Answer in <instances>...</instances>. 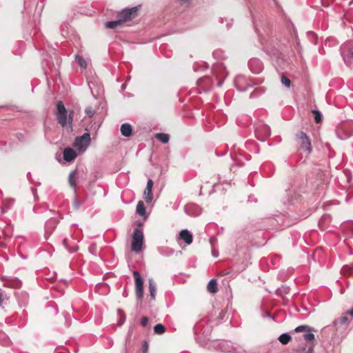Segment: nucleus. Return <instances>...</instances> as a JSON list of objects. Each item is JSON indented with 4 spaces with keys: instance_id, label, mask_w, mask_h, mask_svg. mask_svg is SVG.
I'll use <instances>...</instances> for the list:
<instances>
[{
    "instance_id": "19",
    "label": "nucleus",
    "mask_w": 353,
    "mask_h": 353,
    "mask_svg": "<svg viewBox=\"0 0 353 353\" xmlns=\"http://www.w3.org/2000/svg\"><path fill=\"white\" fill-rule=\"evenodd\" d=\"M120 130L121 134L124 137H128L132 134V126L128 123L122 124Z\"/></svg>"
},
{
    "instance_id": "63",
    "label": "nucleus",
    "mask_w": 353,
    "mask_h": 353,
    "mask_svg": "<svg viewBox=\"0 0 353 353\" xmlns=\"http://www.w3.org/2000/svg\"><path fill=\"white\" fill-rule=\"evenodd\" d=\"M194 71H197L199 69H198V68H196V66L194 65Z\"/></svg>"
},
{
    "instance_id": "18",
    "label": "nucleus",
    "mask_w": 353,
    "mask_h": 353,
    "mask_svg": "<svg viewBox=\"0 0 353 353\" xmlns=\"http://www.w3.org/2000/svg\"><path fill=\"white\" fill-rule=\"evenodd\" d=\"M14 203V200L13 199H6L3 201V205L1 207V212L2 214L6 212L8 210L11 208Z\"/></svg>"
},
{
    "instance_id": "16",
    "label": "nucleus",
    "mask_w": 353,
    "mask_h": 353,
    "mask_svg": "<svg viewBox=\"0 0 353 353\" xmlns=\"http://www.w3.org/2000/svg\"><path fill=\"white\" fill-rule=\"evenodd\" d=\"M15 296L21 307L26 306L28 301V294L26 292H15Z\"/></svg>"
},
{
    "instance_id": "11",
    "label": "nucleus",
    "mask_w": 353,
    "mask_h": 353,
    "mask_svg": "<svg viewBox=\"0 0 353 353\" xmlns=\"http://www.w3.org/2000/svg\"><path fill=\"white\" fill-rule=\"evenodd\" d=\"M250 70L255 74L260 73L263 69V65L261 60L257 58H252L248 62Z\"/></svg>"
},
{
    "instance_id": "50",
    "label": "nucleus",
    "mask_w": 353,
    "mask_h": 353,
    "mask_svg": "<svg viewBox=\"0 0 353 353\" xmlns=\"http://www.w3.org/2000/svg\"><path fill=\"white\" fill-rule=\"evenodd\" d=\"M179 3H188L190 0H176Z\"/></svg>"
},
{
    "instance_id": "33",
    "label": "nucleus",
    "mask_w": 353,
    "mask_h": 353,
    "mask_svg": "<svg viewBox=\"0 0 353 353\" xmlns=\"http://www.w3.org/2000/svg\"><path fill=\"white\" fill-rule=\"evenodd\" d=\"M165 327L161 323L157 324L154 327V332L155 334H162L165 332Z\"/></svg>"
},
{
    "instance_id": "8",
    "label": "nucleus",
    "mask_w": 353,
    "mask_h": 353,
    "mask_svg": "<svg viewBox=\"0 0 353 353\" xmlns=\"http://www.w3.org/2000/svg\"><path fill=\"white\" fill-rule=\"evenodd\" d=\"M133 275L135 280V293L137 299L141 301L143 296V280L138 271H134Z\"/></svg>"
},
{
    "instance_id": "57",
    "label": "nucleus",
    "mask_w": 353,
    "mask_h": 353,
    "mask_svg": "<svg viewBox=\"0 0 353 353\" xmlns=\"http://www.w3.org/2000/svg\"><path fill=\"white\" fill-rule=\"evenodd\" d=\"M74 243H76L75 241L72 240L70 243V246H72Z\"/></svg>"
},
{
    "instance_id": "56",
    "label": "nucleus",
    "mask_w": 353,
    "mask_h": 353,
    "mask_svg": "<svg viewBox=\"0 0 353 353\" xmlns=\"http://www.w3.org/2000/svg\"><path fill=\"white\" fill-rule=\"evenodd\" d=\"M212 255L214 256V257H217L218 256V254L216 253L215 252L212 251Z\"/></svg>"
},
{
    "instance_id": "43",
    "label": "nucleus",
    "mask_w": 353,
    "mask_h": 353,
    "mask_svg": "<svg viewBox=\"0 0 353 353\" xmlns=\"http://www.w3.org/2000/svg\"><path fill=\"white\" fill-rule=\"evenodd\" d=\"M303 338L306 341H312L314 339V334L312 332L305 333L303 334Z\"/></svg>"
},
{
    "instance_id": "38",
    "label": "nucleus",
    "mask_w": 353,
    "mask_h": 353,
    "mask_svg": "<svg viewBox=\"0 0 353 353\" xmlns=\"http://www.w3.org/2000/svg\"><path fill=\"white\" fill-rule=\"evenodd\" d=\"M42 66L43 68L48 67L50 70H52V68L54 67V64L51 63V61L48 59H44L42 61Z\"/></svg>"
},
{
    "instance_id": "60",
    "label": "nucleus",
    "mask_w": 353,
    "mask_h": 353,
    "mask_svg": "<svg viewBox=\"0 0 353 353\" xmlns=\"http://www.w3.org/2000/svg\"><path fill=\"white\" fill-rule=\"evenodd\" d=\"M123 295L124 296H126L128 295V293H127L125 291H123Z\"/></svg>"
},
{
    "instance_id": "6",
    "label": "nucleus",
    "mask_w": 353,
    "mask_h": 353,
    "mask_svg": "<svg viewBox=\"0 0 353 353\" xmlns=\"http://www.w3.org/2000/svg\"><path fill=\"white\" fill-rule=\"evenodd\" d=\"M90 144V135L88 132H85L83 135L77 137L73 146L79 152H84Z\"/></svg>"
},
{
    "instance_id": "28",
    "label": "nucleus",
    "mask_w": 353,
    "mask_h": 353,
    "mask_svg": "<svg viewBox=\"0 0 353 353\" xmlns=\"http://www.w3.org/2000/svg\"><path fill=\"white\" fill-rule=\"evenodd\" d=\"M265 92V90L263 87H259L254 89V90L250 93V98L254 99L261 96L262 94Z\"/></svg>"
},
{
    "instance_id": "62",
    "label": "nucleus",
    "mask_w": 353,
    "mask_h": 353,
    "mask_svg": "<svg viewBox=\"0 0 353 353\" xmlns=\"http://www.w3.org/2000/svg\"><path fill=\"white\" fill-rule=\"evenodd\" d=\"M125 88V84H123V85H121V89H122V90H124Z\"/></svg>"
},
{
    "instance_id": "1",
    "label": "nucleus",
    "mask_w": 353,
    "mask_h": 353,
    "mask_svg": "<svg viewBox=\"0 0 353 353\" xmlns=\"http://www.w3.org/2000/svg\"><path fill=\"white\" fill-rule=\"evenodd\" d=\"M72 112H70L69 114H68V111L66 110L62 101H59L57 103V110L55 115L57 117L58 123L62 127L72 128Z\"/></svg>"
},
{
    "instance_id": "30",
    "label": "nucleus",
    "mask_w": 353,
    "mask_h": 353,
    "mask_svg": "<svg viewBox=\"0 0 353 353\" xmlns=\"http://www.w3.org/2000/svg\"><path fill=\"white\" fill-rule=\"evenodd\" d=\"M0 344L3 346H8L10 344V341L5 333H0Z\"/></svg>"
},
{
    "instance_id": "41",
    "label": "nucleus",
    "mask_w": 353,
    "mask_h": 353,
    "mask_svg": "<svg viewBox=\"0 0 353 353\" xmlns=\"http://www.w3.org/2000/svg\"><path fill=\"white\" fill-rule=\"evenodd\" d=\"M210 79L209 77L202 78L198 80V83L200 85L210 84Z\"/></svg>"
},
{
    "instance_id": "35",
    "label": "nucleus",
    "mask_w": 353,
    "mask_h": 353,
    "mask_svg": "<svg viewBox=\"0 0 353 353\" xmlns=\"http://www.w3.org/2000/svg\"><path fill=\"white\" fill-rule=\"evenodd\" d=\"M75 60L77 63L81 67V68H86L87 63L84 59H83L79 55H76Z\"/></svg>"
},
{
    "instance_id": "27",
    "label": "nucleus",
    "mask_w": 353,
    "mask_h": 353,
    "mask_svg": "<svg viewBox=\"0 0 353 353\" xmlns=\"http://www.w3.org/2000/svg\"><path fill=\"white\" fill-rule=\"evenodd\" d=\"M159 252L161 255L168 256L172 255L174 252V250L167 247H161L159 248Z\"/></svg>"
},
{
    "instance_id": "17",
    "label": "nucleus",
    "mask_w": 353,
    "mask_h": 353,
    "mask_svg": "<svg viewBox=\"0 0 353 353\" xmlns=\"http://www.w3.org/2000/svg\"><path fill=\"white\" fill-rule=\"evenodd\" d=\"M179 238L184 241L187 245L192 242V234L188 230H182L179 233Z\"/></svg>"
},
{
    "instance_id": "31",
    "label": "nucleus",
    "mask_w": 353,
    "mask_h": 353,
    "mask_svg": "<svg viewBox=\"0 0 353 353\" xmlns=\"http://www.w3.org/2000/svg\"><path fill=\"white\" fill-rule=\"evenodd\" d=\"M291 339V336L288 333H283L281 334L279 337V341L283 344L286 345L288 344Z\"/></svg>"
},
{
    "instance_id": "34",
    "label": "nucleus",
    "mask_w": 353,
    "mask_h": 353,
    "mask_svg": "<svg viewBox=\"0 0 353 353\" xmlns=\"http://www.w3.org/2000/svg\"><path fill=\"white\" fill-rule=\"evenodd\" d=\"M9 300L8 296L6 294V292L0 289V306L3 305V303H6Z\"/></svg>"
},
{
    "instance_id": "42",
    "label": "nucleus",
    "mask_w": 353,
    "mask_h": 353,
    "mask_svg": "<svg viewBox=\"0 0 353 353\" xmlns=\"http://www.w3.org/2000/svg\"><path fill=\"white\" fill-rule=\"evenodd\" d=\"M85 112L90 118H92L95 114V111L91 107H87L85 110Z\"/></svg>"
},
{
    "instance_id": "10",
    "label": "nucleus",
    "mask_w": 353,
    "mask_h": 353,
    "mask_svg": "<svg viewBox=\"0 0 353 353\" xmlns=\"http://www.w3.org/2000/svg\"><path fill=\"white\" fill-rule=\"evenodd\" d=\"M137 10V6L132 7L131 8L123 9L118 13V19L121 20V22L122 23L128 19H130L133 14H136Z\"/></svg>"
},
{
    "instance_id": "54",
    "label": "nucleus",
    "mask_w": 353,
    "mask_h": 353,
    "mask_svg": "<svg viewBox=\"0 0 353 353\" xmlns=\"http://www.w3.org/2000/svg\"><path fill=\"white\" fill-rule=\"evenodd\" d=\"M222 83H223V81H219L217 82V86H218V87H221V86L222 85Z\"/></svg>"
},
{
    "instance_id": "53",
    "label": "nucleus",
    "mask_w": 353,
    "mask_h": 353,
    "mask_svg": "<svg viewBox=\"0 0 353 353\" xmlns=\"http://www.w3.org/2000/svg\"><path fill=\"white\" fill-rule=\"evenodd\" d=\"M347 313L353 317V307L352 309L348 311Z\"/></svg>"
},
{
    "instance_id": "12",
    "label": "nucleus",
    "mask_w": 353,
    "mask_h": 353,
    "mask_svg": "<svg viewBox=\"0 0 353 353\" xmlns=\"http://www.w3.org/2000/svg\"><path fill=\"white\" fill-rule=\"evenodd\" d=\"M185 214L190 216H197L201 213V208L195 203H189L184 207Z\"/></svg>"
},
{
    "instance_id": "49",
    "label": "nucleus",
    "mask_w": 353,
    "mask_h": 353,
    "mask_svg": "<svg viewBox=\"0 0 353 353\" xmlns=\"http://www.w3.org/2000/svg\"><path fill=\"white\" fill-rule=\"evenodd\" d=\"M281 290H282L283 293L288 294L289 292L290 289L288 287H282V289Z\"/></svg>"
},
{
    "instance_id": "44",
    "label": "nucleus",
    "mask_w": 353,
    "mask_h": 353,
    "mask_svg": "<svg viewBox=\"0 0 353 353\" xmlns=\"http://www.w3.org/2000/svg\"><path fill=\"white\" fill-rule=\"evenodd\" d=\"M148 323V319L146 316H143L141 320V325L145 327Z\"/></svg>"
},
{
    "instance_id": "52",
    "label": "nucleus",
    "mask_w": 353,
    "mask_h": 353,
    "mask_svg": "<svg viewBox=\"0 0 353 353\" xmlns=\"http://www.w3.org/2000/svg\"><path fill=\"white\" fill-rule=\"evenodd\" d=\"M325 1L326 0H322V5L323 6L327 7V6H329V3H327Z\"/></svg>"
},
{
    "instance_id": "61",
    "label": "nucleus",
    "mask_w": 353,
    "mask_h": 353,
    "mask_svg": "<svg viewBox=\"0 0 353 353\" xmlns=\"http://www.w3.org/2000/svg\"><path fill=\"white\" fill-rule=\"evenodd\" d=\"M201 65H202V67H205V68H206V67H207V65H206V63H201Z\"/></svg>"
},
{
    "instance_id": "51",
    "label": "nucleus",
    "mask_w": 353,
    "mask_h": 353,
    "mask_svg": "<svg viewBox=\"0 0 353 353\" xmlns=\"http://www.w3.org/2000/svg\"><path fill=\"white\" fill-rule=\"evenodd\" d=\"M260 41H261V45L263 46V48L265 49L266 48L267 44L265 43V41L263 40V39L260 38Z\"/></svg>"
},
{
    "instance_id": "59",
    "label": "nucleus",
    "mask_w": 353,
    "mask_h": 353,
    "mask_svg": "<svg viewBox=\"0 0 353 353\" xmlns=\"http://www.w3.org/2000/svg\"><path fill=\"white\" fill-rule=\"evenodd\" d=\"M218 186H219L218 184H214V186H213V188H214L213 191H215V188H217Z\"/></svg>"
},
{
    "instance_id": "7",
    "label": "nucleus",
    "mask_w": 353,
    "mask_h": 353,
    "mask_svg": "<svg viewBox=\"0 0 353 353\" xmlns=\"http://www.w3.org/2000/svg\"><path fill=\"white\" fill-rule=\"evenodd\" d=\"M341 54L345 63L347 65L350 64L351 61L353 60V42L343 43L341 46Z\"/></svg>"
},
{
    "instance_id": "20",
    "label": "nucleus",
    "mask_w": 353,
    "mask_h": 353,
    "mask_svg": "<svg viewBox=\"0 0 353 353\" xmlns=\"http://www.w3.org/2000/svg\"><path fill=\"white\" fill-rule=\"evenodd\" d=\"M77 170H74L72 171L68 176V183L71 188H72L74 191H76L77 188V180H76V174H77Z\"/></svg>"
},
{
    "instance_id": "40",
    "label": "nucleus",
    "mask_w": 353,
    "mask_h": 353,
    "mask_svg": "<svg viewBox=\"0 0 353 353\" xmlns=\"http://www.w3.org/2000/svg\"><path fill=\"white\" fill-rule=\"evenodd\" d=\"M295 331L297 332L310 331V327L307 325H299L295 328Z\"/></svg>"
},
{
    "instance_id": "36",
    "label": "nucleus",
    "mask_w": 353,
    "mask_h": 353,
    "mask_svg": "<svg viewBox=\"0 0 353 353\" xmlns=\"http://www.w3.org/2000/svg\"><path fill=\"white\" fill-rule=\"evenodd\" d=\"M348 321V318L347 316H342L338 319H336L334 321V325L337 326L339 325H343L347 323Z\"/></svg>"
},
{
    "instance_id": "9",
    "label": "nucleus",
    "mask_w": 353,
    "mask_h": 353,
    "mask_svg": "<svg viewBox=\"0 0 353 353\" xmlns=\"http://www.w3.org/2000/svg\"><path fill=\"white\" fill-rule=\"evenodd\" d=\"M1 281L3 282V286L10 288H20L22 283L21 280L17 278H13L8 276H2L1 277Z\"/></svg>"
},
{
    "instance_id": "24",
    "label": "nucleus",
    "mask_w": 353,
    "mask_h": 353,
    "mask_svg": "<svg viewBox=\"0 0 353 353\" xmlns=\"http://www.w3.org/2000/svg\"><path fill=\"white\" fill-rule=\"evenodd\" d=\"M136 212L139 215H140L141 216H145V208L143 201H139L138 202L137 205Z\"/></svg>"
},
{
    "instance_id": "5",
    "label": "nucleus",
    "mask_w": 353,
    "mask_h": 353,
    "mask_svg": "<svg viewBox=\"0 0 353 353\" xmlns=\"http://www.w3.org/2000/svg\"><path fill=\"white\" fill-rule=\"evenodd\" d=\"M256 83L253 80L243 75H238L234 79L235 87L241 92L246 91L249 88L253 87Z\"/></svg>"
},
{
    "instance_id": "29",
    "label": "nucleus",
    "mask_w": 353,
    "mask_h": 353,
    "mask_svg": "<svg viewBox=\"0 0 353 353\" xmlns=\"http://www.w3.org/2000/svg\"><path fill=\"white\" fill-rule=\"evenodd\" d=\"M220 351L223 352H230L232 347L229 345L228 343L226 341H221L218 345Z\"/></svg>"
},
{
    "instance_id": "39",
    "label": "nucleus",
    "mask_w": 353,
    "mask_h": 353,
    "mask_svg": "<svg viewBox=\"0 0 353 353\" xmlns=\"http://www.w3.org/2000/svg\"><path fill=\"white\" fill-rule=\"evenodd\" d=\"M281 83L287 88L290 87V80L285 75H282L281 77Z\"/></svg>"
},
{
    "instance_id": "37",
    "label": "nucleus",
    "mask_w": 353,
    "mask_h": 353,
    "mask_svg": "<svg viewBox=\"0 0 353 353\" xmlns=\"http://www.w3.org/2000/svg\"><path fill=\"white\" fill-rule=\"evenodd\" d=\"M312 112L314 114V120L316 123H320L322 121V114L320 111L317 110H313Z\"/></svg>"
},
{
    "instance_id": "58",
    "label": "nucleus",
    "mask_w": 353,
    "mask_h": 353,
    "mask_svg": "<svg viewBox=\"0 0 353 353\" xmlns=\"http://www.w3.org/2000/svg\"><path fill=\"white\" fill-rule=\"evenodd\" d=\"M232 25V23H227V28H229Z\"/></svg>"
},
{
    "instance_id": "22",
    "label": "nucleus",
    "mask_w": 353,
    "mask_h": 353,
    "mask_svg": "<svg viewBox=\"0 0 353 353\" xmlns=\"http://www.w3.org/2000/svg\"><path fill=\"white\" fill-rule=\"evenodd\" d=\"M208 291L210 293L214 294L217 292V281L216 279H212L207 285Z\"/></svg>"
},
{
    "instance_id": "3",
    "label": "nucleus",
    "mask_w": 353,
    "mask_h": 353,
    "mask_svg": "<svg viewBox=\"0 0 353 353\" xmlns=\"http://www.w3.org/2000/svg\"><path fill=\"white\" fill-rule=\"evenodd\" d=\"M143 244V232L139 228L133 231L131 248L136 253L140 252Z\"/></svg>"
},
{
    "instance_id": "15",
    "label": "nucleus",
    "mask_w": 353,
    "mask_h": 353,
    "mask_svg": "<svg viewBox=\"0 0 353 353\" xmlns=\"http://www.w3.org/2000/svg\"><path fill=\"white\" fill-rule=\"evenodd\" d=\"M261 131H262L263 137V138H261V140H263V139H265L270 135V128L267 125L262 124V125H259L256 128L255 133H256V136L259 135ZM259 139H261V138H259Z\"/></svg>"
},
{
    "instance_id": "45",
    "label": "nucleus",
    "mask_w": 353,
    "mask_h": 353,
    "mask_svg": "<svg viewBox=\"0 0 353 353\" xmlns=\"http://www.w3.org/2000/svg\"><path fill=\"white\" fill-rule=\"evenodd\" d=\"M148 343L147 341H144L142 346L143 353H146L148 350Z\"/></svg>"
},
{
    "instance_id": "21",
    "label": "nucleus",
    "mask_w": 353,
    "mask_h": 353,
    "mask_svg": "<svg viewBox=\"0 0 353 353\" xmlns=\"http://www.w3.org/2000/svg\"><path fill=\"white\" fill-rule=\"evenodd\" d=\"M149 283V291L150 294L152 299H155L156 297V291H157V285L154 281L152 279H150L148 280Z\"/></svg>"
},
{
    "instance_id": "2",
    "label": "nucleus",
    "mask_w": 353,
    "mask_h": 353,
    "mask_svg": "<svg viewBox=\"0 0 353 353\" xmlns=\"http://www.w3.org/2000/svg\"><path fill=\"white\" fill-rule=\"evenodd\" d=\"M296 139L299 144V150L305 152L307 155L310 154L312 151V147L311 140L306 133L303 132H298L296 135Z\"/></svg>"
},
{
    "instance_id": "13",
    "label": "nucleus",
    "mask_w": 353,
    "mask_h": 353,
    "mask_svg": "<svg viewBox=\"0 0 353 353\" xmlns=\"http://www.w3.org/2000/svg\"><path fill=\"white\" fill-rule=\"evenodd\" d=\"M58 219L55 217L50 218L46 222L45 233L46 235H50L58 224Z\"/></svg>"
},
{
    "instance_id": "47",
    "label": "nucleus",
    "mask_w": 353,
    "mask_h": 353,
    "mask_svg": "<svg viewBox=\"0 0 353 353\" xmlns=\"http://www.w3.org/2000/svg\"><path fill=\"white\" fill-rule=\"evenodd\" d=\"M154 185V182L152 179H149L147 182L146 188H150L152 189Z\"/></svg>"
},
{
    "instance_id": "26",
    "label": "nucleus",
    "mask_w": 353,
    "mask_h": 353,
    "mask_svg": "<svg viewBox=\"0 0 353 353\" xmlns=\"http://www.w3.org/2000/svg\"><path fill=\"white\" fill-rule=\"evenodd\" d=\"M152 189H150V188L148 189V188H145L144 192H143L144 199L146 201V203H150L153 199V194H152Z\"/></svg>"
},
{
    "instance_id": "48",
    "label": "nucleus",
    "mask_w": 353,
    "mask_h": 353,
    "mask_svg": "<svg viewBox=\"0 0 353 353\" xmlns=\"http://www.w3.org/2000/svg\"><path fill=\"white\" fill-rule=\"evenodd\" d=\"M73 204H74V207L76 210L79 209L81 204L77 199H74Z\"/></svg>"
},
{
    "instance_id": "32",
    "label": "nucleus",
    "mask_w": 353,
    "mask_h": 353,
    "mask_svg": "<svg viewBox=\"0 0 353 353\" xmlns=\"http://www.w3.org/2000/svg\"><path fill=\"white\" fill-rule=\"evenodd\" d=\"M121 23V20L118 19V20L116 21H110L105 23V28H110V29H114L117 28L119 25Z\"/></svg>"
},
{
    "instance_id": "14",
    "label": "nucleus",
    "mask_w": 353,
    "mask_h": 353,
    "mask_svg": "<svg viewBox=\"0 0 353 353\" xmlns=\"http://www.w3.org/2000/svg\"><path fill=\"white\" fill-rule=\"evenodd\" d=\"M63 159L68 162L74 161L77 157V152L71 148H66L63 152Z\"/></svg>"
},
{
    "instance_id": "46",
    "label": "nucleus",
    "mask_w": 353,
    "mask_h": 353,
    "mask_svg": "<svg viewBox=\"0 0 353 353\" xmlns=\"http://www.w3.org/2000/svg\"><path fill=\"white\" fill-rule=\"evenodd\" d=\"M203 323L200 322L195 325L194 330L196 333L200 332V327L202 325Z\"/></svg>"
},
{
    "instance_id": "25",
    "label": "nucleus",
    "mask_w": 353,
    "mask_h": 353,
    "mask_svg": "<svg viewBox=\"0 0 353 353\" xmlns=\"http://www.w3.org/2000/svg\"><path fill=\"white\" fill-rule=\"evenodd\" d=\"M155 137L163 143H167L170 140V135L165 133H157Z\"/></svg>"
},
{
    "instance_id": "4",
    "label": "nucleus",
    "mask_w": 353,
    "mask_h": 353,
    "mask_svg": "<svg viewBox=\"0 0 353 353\" xmlns=\"http://www.w3.org/2000/svg\"><path fill=\"white\" fill-rule=\"evenodd\" d=\"M337 137L342 140L348 139L353 135V121H347L341 124L336 130Z\"/></svg>"
},
{
    "instance_id": "55",
    "label": "nucleus",
    "mask_w": 353,
    "mask_h": 353,
    "mask_svg": "<svg viewBox=\"0 0 353 353\" xmlns=\"http://www.w3.org/2000/svg\"><path fill=\"white\" fill-rule=\"evenodd\" d=\"M218 54H219V51H214V52H213V55H214V56H219Z\"/></svg>"
},
{
    "instance_id": "23",
    "label": "nucleus",
    "mask_w": 353,
    "mask_h": 353,
    "mask_svg": "<svg viewBox=\"0 0 353 353\" xmlns=\"http://www.w3.org/2000/svg\"><path fill=\"white\" fill-rule=\"evenodd\" d=\"M70 241L67 238H65L63 240V245L65 249L68 250L70 252H74L78 250V247L77 243H74L72 246H70Z\"/></svg>"
},
{
    "instance_id": "64",
    "label": "nucleus",
    "mask_w": 353,
    "mask_h": 353,
    "mask_svg": "<svg viewBox=\"0 0 353 353\" xmlns=\"http://www.w3.org/2000/svg\"><path fill=\"white\" fill-rule=\"evenodd\" d=\"M350 6L353 5V0L350 2Z\"/></svg>"
}]
</instances>
